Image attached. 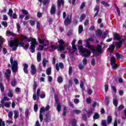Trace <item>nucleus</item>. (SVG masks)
I'll list each match as a JSON object with an SVG mask.
<instances>
[{
	"instance_id": "1",
	"label": "nucleus",
	"mask_w": 126,
	"mask_h": 126,
	"mask_svg": "<svg viewBox=\"0 0 126 126\" xmlns=\"http://www.w3.org/2000/svg\"><path fill=\"white\" fill-rule=\"evenodd\" d=\"M58 43H59V46L56 45H50L51 49H49V52H52L57 49H58V52H64L65 50V48L63 46L64 45L63 39H59Z\"/></svg>"
},
{
	"instance_id": "2",
	"label": "nucleus",
	"mask_w": 126,
	"mask_h": 126,
	"mask_svg": "<svg viewBox=\"0 0 126 126\" xmlns=\"http://www.w3.org/2000/svg\"><path fill=\"white\" fill-rule=\"evenodd\" d=\"M91 50L92 51L94 57H98L100 55L99 54H102V46L100 44H97L96 47H93Z\"/></svg>"
},
{
	"instance_id": "3",
	"label": "nucleus",
	"mask_w": 126,
	"mask_h": 126,
	"mask_svg": "<svg viewBox=\"0 0 126 126\" xmlns=\"http://www.w3.org/2000/svg\"><path fill=\"white\" fill-rule=\"evenodd\" d=\"M9 46L10 48H12V51L17 50V47L19 46V40L15 39L13 40H11L9 42Z\"/></svg>"
},
{
	"instance_id": "4",
	"label": "nucleus",
	"mask_w": 126,
	"mask_h": 126,
	"mask_svg": "<svg viewBox=\"0 0 126 126\" xmlns=\"http://www.w3.org/2000/svg\"><path fill=\"white\" fill-rule=\"evenodd\" d=\"M10 62L12 65V72H17V66H18V63H17V61H13V57H11L10 58Z\"/></svg>"
},
{
	"instance_id": "5",
	"label": "nucleus",
	"mask_w": 126,
	"mask_h": 126,
	"mask_svg": "<svg viewBox=\"0 0 126 126\" xmlns=\"http://www.w3.org/2000/svg\"><path fill=\"white\" fill-rule=\"evenodd\" d=\"M108 33L109 32L106 31L103 33L101 30H97L96 32V36H97V37H101L102 40H105V38H107V36Z\"/></svg>"
},
{
	"instance_id": "6",
	"label": "nucleus",
	"mask_w": 126,
	"mask_h": 126,
	"mask_svg": "<svg viewBox=\"0 0 126 126\" xmlns=\"http://www.w3.org/2000/svg\"><path fill=\"white\" fill-rule=\"evenodd\" d=\"M30 72L32 75H35V74H36L37 72V69L36 68L35 65L34 64L31 65Z\"/></svg>"
},
{
	"instance_id": "7",
	"label": "nucleus",
	"mask_w": 126,
	"mask_h": 126,
	"mask_svg": "<svg viewBox=\"0 0 126 126\" xmlns=\"http://www.w3.org/2000/svg\"><path fill=\"white\" fill-rule=\"evenodd\" d=\"M10 74H11V71L9 69H7L6 70V72H5V75L6 77V79H7V81H9Z\"/></svg>"
},
{
	"instance_id": "8",
	"label": "nucleus",
	"mask_w": 126,
	"mask_h": 126,
	"mask_svg": "<svg viewBox=\"0 0 126 126\" xmlns=\"http://www.w3.org/2000/svg\"><path fill=\"white\" fill-rule=\"evenodd\" d=\"M71 23V18H69V16H67L66 19L64 20V24L65 26H67L68 24H70Z\"/></svg>"
},
{
	"instance_id": "9",
	"label": "nucleus",
	"mask_w": 126,
	"mask_h": 126,
	"mask_svg": "<svg viewBox=\"0 0 126 126\" xmlns=\"http://www.w3.org/2000/svg\"><path fill=\"white\" fill-rule=\"evenodd\" d=\"M23 66L24 67L23 68V71L26 74H28V67H29V65L28 64L26 63H24L23 64Z\"/></svg>"
},
{
	"instance_id": "10",
	"label": "nucleus",
	"mask_w": 126,
	"mask_h": 126,
	"mask_svg": "<svg viewBox=\"0 0 126 126\" xmlns=\"http://www.w3.org/2000/svg\"><path fill=\"white\" fill-rule=\"evenodd\" d=\"M122 39V37H121V35H120V34L118 33L117 32H116L114 34V40H117V41H120Z\"/></svg>"
},
{
	"instance_id": "11",
	"label": "nucleus",
	"mask_w": 126,
	"mask_h": 126,
	"mask_svg": "<svg viewBox=\"0 0 126 126\" xmlns=\"http://www.w3.org/2000/svg\"><path fill=\"white\" fill-rule=\"evenodd\" d=\"M50 14L53 15V14H56V5H52L50 10Z\"/></svg>"
},
{
	"instance_id": "12",
	"label": "nucleus",
	"mask_w": 126,
	"mask_h": 126,
	"mask_svg": "<svg viewBox=\"0 0 126 126\" xmlns=\"http://www.w3.org/2000/svg\"><path fill=\"white\" fill-rule=\"evenodd\" d=\"M78 50H79L80 53H87L88 51L87 49H84L83 46H80L78 47Z\"/></svg>"
},
{
	"instance_id": "13",
	"label": "nucleus",
	"mask_w": 126,
	"mask_h": 126,
	"mask_svg": "<svg viewBox=\"0 0 126 126\" xmlns=\"http://www.w3.org/2000/svg\"><path fill=\"white\" fill-rule=\"evenodd\" d=\"M36 45H37V43L31 45V53H35V48Z\"/></svg>"
},
{
	"instance_id": "14",
	"label": "nucleus",
	"mask_w": 126,
	"mask_h": 126,
	"mask_svg": "<svg viewBox=\"0 0 126 126\" xmlns=\"http://www.w3.org/2000/svg\"><path fill=\"white\" fill-rule=\"evenodd\" d=\"M87 51H88L87 52L83 53V54H84L83 55V57H84L85 58L90 57V55H91V52H90V51H89L88 49H87Z\"/></svg>"
},
{
	"instance_id": "15",
	"label": "nucleus",
	"mask_w": 126,
	"mask_h": 126,
	"mask_svg": "<svg viewBox=\"0 0 126 126\" xmlns=\"http://www.w3.org/2000/svg\"><path fill=\"white\" fill-rule=\"evenodd\" d=\"M107 125H111V124H112V121H113V118H112V116L108 115L107 116Z\"/></svg>"
},
{
	"instance_id": "16",
	"label": "nucleus",
	"mask_w": 126,
	"mask_h": 126,
	"mask_svg": "<svg viewBox=\"0 0 126 126\" xmlns=\"http://www.w3.org/2000/svg\"><path fill=\"white\" fill-rule=\"evenodd\" d=\"M116 62L117 60H116V58L115 57H112L110 60V64L111 65H113L116 63Z\"/></svg>"
},
{
	"instance_id": "17",
	"label": "nucleus",
	"mask_w": 126,
	"mask_h": 126,
	"mask_svg": "<svg viewBox=\"0 0 126 126\" xmlns=\"http://www.w3.org/2000/svg\"><path fill=\"white\" fill-rule=\"evenodd\" d=\"M90 41H88V42H87V39L86 40V48H88V49H90V50L91 49H93V48H94V47H93V46L90 45Z\"/></svg>"
},
{
	"instance_id": "18",
	"label": "nucleus",
	"mask_w": 126,
	"mask_h": 126,
	"mask_svg": "<svg viewBox=\"0 0 126 126\" xmlns=\"http://www.w3.org/2000/svg\"><path fill=\"white\" fill-rule=\"evenodd\" d=\"M58 5L59 6V7H61L62 5H63L64 4V0H58Z\"/></svg>"
},
{
	"instance_id": "19",
	"label": "nucleus",
	"mask_w": 126,
	"mask_h": 126,
	"mask_svg": "<svg viewBox=\"0 0 126 126\" xmlns=\"http://www.w3.org/2000/svg\"><path fill=\"white\" fill-rule=\"evenodd\" d=\"M86 18V15L84 13H82L80 17V22H82L84 19Z\"/></svg>"
},
{
	"instance_id": "20",
	"label": "nucleus",
	"mask_w": 126,
	"mask_h": 126,
	"mask_svg": "<svg viewBox=\"0 0 126 126\" xmlns=\"http://www.w3.org/2000/svg\"><path fill=\"white\" fill-rule=\"evenodd\" d=\"M113 44L115 45L116 49H120V48H122V45L119 42H113Z\"/></svg>"
},
{
	"instance_id": "21",
	"label": "nucleus",
	"mask_w": 126,
	"mask_h": 126,
	"mask_svg": "<svg viewBox=\"0 0 126 126\" xmlns=\"http://www.w3.org/2000/svg\"><path fill=\"white\" fill-rule=\"evenodd\" d=\"M42 59V56L41 55V53L38 52L37 54V61L38 63L41 62V60Z\"/></svg>"
},
{
	"instance_id": "22",
	"label": "nucleus",
	"mask_w": 126,
	"mask_h": 126,
	"mask_svg": "<svg viewBox=\"0 0 126 126\" xmlns=\"http://www.w3.org/2000/svg\"><path fill=\"white\" fill-rule=\"evenodd\" d=\"M28 42H31V44L32 45V44H35L37 43V40H36L35 38H32V40L31 39H27Z\"/></svg>"
},
{
	"instance_id": "23",
	"label": "nucleus",
	"mask_w": 126,
	"mask_h": 126,
	"mask_svg": "<svg viewBox=\"0 0 126 126\" xmlns=\"http://www.w3.org/2000/svg\"><path fill=\"white\" fill-rule=\"evenodd\" d=\"M6 34L7 35H10V36H12V37H15L16 36V34H15V33H13L10 31H7Z\"/></svg>"
},
{
	"instance_id": "24",
	"label": "nucleus",
	"mask_w": 126,
	"mask_h": 126,
	"mask_svg": "<svg viewBox=\"0 0 126 126\" xmlns=\"http://www.w3.org/2000/svg\"><path fill=\"white\" fill-rule=\"evenodd\" d=\"M47 63H49V61L47 60V59H44L42 61V65L43 67H46V65H47Z\"/></svg>"
},
{
	"instance_id": "25",
	"label": "nucleus",
	"mask_w": 126,
	"mask_h": 126,
	"mask_svg": "<svg viewBox=\"0 0 126 126\" xmlns=\"http://www.w3.org/2000/svg\"><path fill=\"white\" fill-rule=\"evenodd\" d=\"M46 72L47 75H51L52 74V68L50 67L46 69Z\"/></svg>"
},
{
	"instance_id": "26",
	"label": "nucleus",
	"mask_w": 126,
	"mask_h": 126,
	"mask_svg": "<svg viewBox=\"0 0 126 126\" xmlns=\"http://www.w3.org/2000/svg\"><path fill=\"white\" fill-rule=\"evenodd\" d=\"M57 81L58 83H63V79L61 76H59L57 78Z\"/></svg>"
},
{
	"instance_id": "27",
	"label": "nucleus",
	"mask_w": 126,
	"mask_h": 126,
	"mask_svg": "<svg viewBox=\"0 0 126 126\" xmlns=\"http://www.w3.org/2000/svg\"><path fill=\"white\" fill-rule=\"evenodd\" d=\"M83 31V26L82 25H80L78 28V33L79 34H81Z\"/></svg>"
},
{
	"instance_id": "28",
	"label": "nucleus",
	"mask_w": 126,
	"mask_h": 126,
	"mask_svg": "<svg viewBox=\"0 0 126 126\" xmlns=\"http://www.w3.org/2000/svg\"><path fill=\"white\" fill-rule=\"evenodd\" d=\"M67 113V108L66 107H64L63 110V117H65V116H66Z\"/></svg>"
},
{
	"instance_id": "29",
	"label": "nucleus",
	"mask_w": 126,
	"mask_h": 126,
	"mask_svg": "<svg viewBox=\"0 0 126 126\" xmlns=\"http://www.w3.org/2000/svg\"><path fill=\"white\" fill-rule=\"evenodd\" d=\"M3 38L1 36H0V52H1V44L3 43Z\"/></svg>"
},
{
	"instance_id": "30",
	"label": "nucleus",
	"mask_w": 126,
	"mask_h": 126,
	"mask_svg": "<svg viewBox=\"0 0 126 126\" xmlns=\"http://www.w3.org/2000/svg\"><path fill=\"white\" fill-rule=\"evenodd\" d=\"M71 125L72 126H76V125H77V121H76V120H75V119H73L72 120Z\"/></svg>"
},
{
	"instance_id": "31",
	"label": "nucleus",
	"mask_w": 126,
	"mask_h": 126,
	"mask_svg": "<svg viewBox=\"0 0 126 126\" xmlns=\"http://www.w3.org/2000/svg\"><path fill=\"white\" fill-rule=\"evenodd\" d=\"M17 83V82H16V80L14 79L13 81L11 82V85L13 87H15V86H16Z\"/></svg>"
},
{
	"instance_id": "32",
	"label": "nucleus",
	"mask_w": 126,
	"mask_h": 126,
	"mask_svg": "<svg viewBox=\"0 0 126 126\" xmlns=\"http://www.w3.org/2000/svg\"><path fill=\"white\" fill-rule=\"evenodd\" d=\"M14 119L16 120L19 117V115H18L19 113L18 111L15 110L14 111Z\"/></svg>"
},
{
	"instance_id": "33",
	"label": "nucleus",
	"mask_w": 126,
	"mask_h": 126,
	"mask_svg": "<svg viewBox=\"0 0 126 126\" xmlns=\"http://www.w3.org/2000/svg\"><path fill=\"white\" fill-rule=\"evenodd\" d=\"M113 105L116 107H118V105L119 104V101L116 99H114L113 100Z\"/></svg>"
},
{
	"instance_id": "34",
	"label": "nucleus",
	"mask_w": 126,
	"mask_h": 126,
	"mask_svg": "<svg viewBox=\"0 0 126 126\" xmlns=\"http://www.w3.org/2000/svg\"><path fill=\"white\" fill-rule=\"evenodd\" d=\"M105 103L107 105V106H109V104H110V97L106 96L105 98Z\"/></svg>"
},
{
	"instance_id": "35",
	"label": "nucleus",
	"mask_w": 126,
	"mask_h": 126,
	"mask_svg": "<svg viewBox=\"0 0 126 126\" xmlns=\"http://www.w3.org/2000/svg\"><path fill=\"white\" fill-rule=\"evenodd\" d=\"M8 96L10 98L13 97V94H12V90H9V92L8 93Z\"/></svg>"
},
{
	"instance_id": "36",
	"label": "nucleus",
	"mask_w": 126,
	"mask_h": 126,
	"mask_svg": "<svg viewBox=\"0 0 126 126\" xmlns=\"http://www.w3.org/2000/svg\"><path fill=\"white\" fill-rule=\"evenodd\" d=\"M101 4H103V5H105V6H108V7L110 6V4H109V3L106 2L104 0H102L101 1Z\"/></svg>"
},
{
	"instance_id": "37",
	"label": "nucleus",
	"mask_w": 126,
	"mask_h": 126,
	"mask_svg": "<svg viewBox=\"0 0 126 126\" xmlns=\"http://www.w3.org/2000/svg\"><path fill=\"white\" fill-rule=\"evenodd\" d=\"M0 89L1 90V92H4V87L2 83H0Z\"/></svg>"
},
{
	"instance_id": "38",
	"label": "nucleus",
	"mask_w": 126,
	"mask_h": 126,
	"mask_svg": "<svg viewBox=\"0 0 126 126\" xmlns=\"http://www.w3.org/2000/svg\"><path fill=\"white\" fill-rule=\"evenodd\" d=\"M101 126H108V125H107V121L105 120H102Z\"/></svg>"
},
{
	"instance_id": "39",
	"label": "nucleus",
	"mask_w": 126,
	"mask_h": 126,
	"mask_svg": "<svg viewBox=\"0 0 126 126\" xmlns=\"http://www.w3.org/2000/svg\"><path fill=\"white\" fill-rule=\"evenodd\" d=\"M38 87V85H37V82L36 81L34 82L33 86V89L34 91H36L37 89V87Z\"/></svg>"
},
{
	"instance_id": "40",
	"label": "nucleus",
	"mask_w": 126,
	"mask_h": 126,
	"mask_svg": "<svg viewBox=\"0 0 126 126\" xmlns=\"http://www.w3.org/2000/svg\"><path fill=\"white\" fill-rule=\"evenodd\" d=\"M93 118L94 120H98V119H99V114H98V113H95L93 116Z\"/></svg>"
},
{
	"instance_id": "41",
	"label": "nucleus",
	"mask_w": 126,
	"mask_h": 126,
	"mask_svg": "<svg viewBox=\"0 0 126 126\" xmlns=\"http://www.w3.org/2000/svg\"><path fill=\"white\" fill-rule=\"evenodd\" d=\"M111 66L113 69H117V68H118V67H119V64L115 63L113 65H111Z\"/></svg>"
},
{
	"instance_id": "42",
	"label": "nucleus",
	"mask_w": 126,
	"mask_h": 126,
	"mask_svg": "<svg viewBox=\"0 0 126 126\" xmlns=\"http://www.w3.org/2000/svg\"><path fill=\"white\" fill-rule=\"evenodd\" d=\"M68 74H69V75H71V74H72V66L69 67Z\"/></svg>"
},
{
	"instance_id": "43",
	"label": "nucleus",
	"mask_w": 126,
	"mask_h": 126,
	"mask_svg": "<svg viewBox=\"0 0 126 126\" xmlns=\"http://www.w3.org/2000/svg\"><path fill=\"white\" fill-rule=\"evenodd\" d=\"M0 126H5V122L2 121L1 119H0Z\"/></svg>"
},
{
	"instance_id": "44",
	"label": "nucleus",
	"mask_w": 126,
	"mask_h": 126,
	"mask_svg": "<svg viewBox=\"0 0 126 126\" xmlns=\"http://www.w3.org/2000/svg\"><path fill=\"white\" fill-rule=\"evenodd\" d=\"M62 109V105H61V104L58 103L57 105V110L58 112H60Z\"/></svg>"
},
{
	"instance_id": "45",
	"label": "nucleus",
	"mask_w": 126,
	"mask_h": 126,
	"mask_svg": "<svg viewBox=\"0 0 126 126\" xmlns=\"http://www.w3.org/2000/svg\"><path fill=\"white\" fill-rule=\"evenodd\" d=\"M12 13H13V11L12 10V9H9V12H8V14L9 15L10 17L12 16Z\"/></svg>"
},
{
	"instance_id": "46",
	"label": "nucleus",
	"mask_w": 126,
	"mask_h": 126,
	"mask_svg": "<svg viewBox=\"0 0 126 126\" xmlns=\"http://www.w3.org/2000/svg\"><path fill=\"white\" fill-rule=\"evenodd\" d=\"M39 120L41 123L43 122V120H44L43 114L41 113H39Z\"/></svg>"
},
{
	"instance_id": "47",
	"label": "nucleus",
	"mask_w": 126,
	"mask_h": 126,
	"mask_svg": "<svg viewBox=\"0 0 126 126\" xmlns=\"http://www.w3.org/2000/svg\"><path fill=\"white\" fill-rule=\"evenodd\" d=\"M35 22L36 21H33L32 20H30V24H31V26H34V25H35Z\"/></svg>"
},
{
	"instance_id": "48",
	"label": "nucleus",
	"mask_w": 126,
	"mask_h": 126,
	"mask_svg": "<svg viewBox=\"0 0 126 126\" xmlns=\"http://www.w3.org/2000/svg\"><path fill=\"white\" fill-rule=\"evenodd\" d=\"M91 63L92 65H93V66H94L95 65V64H96V63L95 62V59L94 58H93L92 59Z\"/></svg>"
},
{
	"instance_id": "49",
	"label": "nucleus",
	"mask_w": 126,
	"mask_h": 126,
	"mask_svg": "<svg viewBox=\"0 0 126 126\" xmlns=\"http://www.w3.org/2000/svg\"><path fill=\"white\" fill-rule=\"evenodd\" d=\"M22 12L23 13V14H24V15H28V11L25 10V9H23L22 11Z\"/></svg>"
},
{
	"instance_id": "50",
	"label": "nucleus",
	"mask_w": 126,
	"mask_h": 126,
	"mask_svg": "<svg viewBox=\"0 0 126 126\" xmlns=\"http://www.w3.org/2000/svg\"><path fill=\"white\" fill-rule=\"evenodd\" d=\"M49 118H50V115L48 114H45V122H49Z\"/></svg>"
},
{
	"instance_id": "51",
	"label": "nucleus",
	"mask_w": 126,
	"mask_h": 126,
	"mask_svg": "<svg viewBox=\"0 0 126 126\" xmlns=\"http://www.w3.org/2000/svg\"><path fill=\"white\" fill-rule=\"evenodd\" d=\"M29 115V109L28 108H27L25 111L26 118H27Z\"/></svg>"
},
{
	"instance_id": "52",
	"label": "nucleus",
	"mask_w": 126,
	"mask_h": 126,
	"mask_svg": "<svg viewBox=\"0 0 126 126\" xmlns=\"http://www.w3.org/2000/svg\"><path fill=\"white\" fill-rule=\"evenodd\" d=\"M73 112L74 113H75V114H76L77 115H78V114H80V113H81V111L78 109L74 110Z\"/></svg>"
},
{
	"instance_id": "53",
	"label": "nucleus",
	"mask_w": 126,
	"mask_h": 126,
	"mask_svg": "<svg viewBox=\"0 0 126 126\" xmlns=\"http://www.w3.org/2000/svg\"><path fill=\"white\" fill-rule=\"evenodd\" d=\"M44 112H46V110L45 109V108L41 107L40 110L39 114H42L44 113Z\"/></svg>"
},
{
	"instance_id": "54",
	"label": "nucleus",
	"mask_w": 126,
	"mask_h": 126,
	"mask_svg": "<svg viewBox=\"0 0 126 126\" xmlns=\"http://www.w3.org/2000/svg\"><path fill=\"white\" fill-rule=\"evenodd\" d=\"M13 115V113L12 112V111H10L8 113V118L9 119H11V118H12V116Z\"/></svg>"
},
{
	"instance_id": "55",
	"label": "nucleus",
	"mask_w": 126,
	"mask_h": 126,
	"mask_svg": "<svg viewBox=\"0 0 126 126\" xmlns=\"http://www.w3.org/2000/svg\"><path fill=\"white\" fill-rule=\"evenodd\" d=\"M68 104L70 106V107H71V108H74V105H73L72 103L70 100H69L68 101Z\"/></svg>"
},
{
	"instance_id": "56",
	"label": "nucleus",
	"mask_w": 126,
	"mask_h": 126,
	"mask_svg": "<svg viewBox=\"0 0 126 126\" xmlns=\"http://www.w3.org/2000/svg\"><path fill=\"white\" fill-rule=\"evenodd\" d=\"M83 63L84 65H86V64H87V59L86 58H83Z\"/></svg>"
},
{
	"instance_id": "57",
	"label": "nucleus",
	"mask_w": 126,
	"mask_h": 126,
	"mask_svg": "<svg viewBox=\"0 0 126 126\" xmlns=\"http://www.w3.org/2000/svg\"><path fill=\"white\" fill-rule=\"evenodd\" d=\"M93 112L92 110H89L87 112L88 118H90V116L92 115Z\"/></svg>"
},
{
	"instance_id": "58",
	"label": "nucleus",
	"mask_w": 126,
	"mask_h": 126,
	"mask_svg": "<svg viewBox=\"0 0 126 126\" xmlns=\"http://www.w3.org/2000/svg\"><path fill=\"white\" fill-rule=\"evenodd\" d=\"M1 24L2 25H3V26H4V27L6 28V27H7L8 26V24H7V22H5V21H4V22H2L1 23Z\"/></svg>"
},
{
	"instance_id": "59",
	"label": "nucleus",
	"mask_w": 126,
	"mask_h": 126,
	"mask_svg": "<svg viewBox=\"0 0 126 126\" xmlns=\"http://www.w3.org/2000/svg\"><path fill=\"white\" fill-rule=\"evenodd\" d=\"M79 68L81 70L84 68V65L82 63L79 64Z\"/></svg>"
},
{
	"instance_id": "60",
	"label": "nucleus",
	"mask_w": 126,
	"mask_h": 126,
	"mask_svg": "<svg viewBox=\"0 0 126 126\" xmlns=\"http://www.w3.org/2000/svg\"><path fill=\"white\" fill-rule=\"evenodd\" d=\"M94 11L99 12V10H100V7L96 6L95 7L94 9Z\"/></svg>"
},
{
	"instance_id": "61",
	"label": "nucleus",
	"mask_w": 126,
	"mask_h": 126,
	"mask_svg": "<svg viewBox=\"0 0 126 126\" xmlns=\"http://www.w3.org/2000/svg\"><path fill=\"white\" fill-rule=\"evenodd\" d=\"M59 66H60V68H61V69H63L64 67L63 63H60Z\"/></svg>"
},
{
	"instance_id": "62",
	"label": "nucleus",
	"mask_w": 126,
	"mask_h": 126,
	"mask_svg": "<svg viewBox=\"0 0 126 126\" xmlns=\"http://www.w3.org/2000/svg\"><path fill=\"white\" fill-rule=\"evenodd\" d=\"M84 7H85V2H83L80 6V9H83Z\"/></svg>"
},
{
	"instance_id": "63",
	"label": "nucleus",
	"mask_w": 126,
	"mask_h": 126,
	"mask_svg": "<svg viewBox=\"0 0 126 126\" xmlns=\"http://www.w3.org/2000/svg\"><path fill=\"white\" fill-rule=\"evenodd\" d=\"M88 41H90V42H92V43H93V42H94V38H93V37L89 38L88 39H87V43H88Z\"/></svg>"
},
{
	"instance_id": "64",
	"label": "nucleus",
	"mask_w": 126,
	"mask_h": 126,
	"mask_svg": "<svg viewBox=\"0 0 126 126\" xmlns=\"http://www.w3.org/2000/svg\"><path fill=\"white\" fill-rule=\"evenodd\" d=\"M118 81L119 82V83H121V84L124 83V80L123 79V78L119 77L118 78Z\"/></svg>"
}]
</instances>
